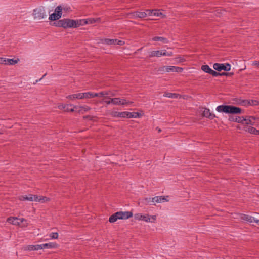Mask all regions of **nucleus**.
Segmentation results:
<instances>
[{"label":"nucleus","instance_id":"obj_1","mask_svg":"<svg viewBox=\"0 0 259 259\" xmlns=\"http://www.w3.org/2000/svg\"><path fill=\"white\" fill-rule=\"evenodd\" d=\"M55 26L64 28H76L80 26V21L79 20L64 19L55 23Z\"/></svg>","mask_w":259,"mask_h":259},{"label":"nucleus","instance_id":"obj_2","mask_svg":"<svg viewBox=\"0 0 259 259\" xmlns=\"http://www.w3.org/2000/svg\"><path fill=\"white\" fill-rule=\"evenodd\" d=\"M216 110L220 113L227 114H240L242 112L240 108L232 105H219L216 108Z\"/></svg>","mask_w":259,"mask_h":259},{"label":"nucleus","instance_id":"obj_3","mask_svg":"<svg viewBox=\"0 0 259 259\" xmlns=\"http://www.w3.org/2000/svg\"><path fill=\"white\" fill-rule=\"evenodd\" d=\"M20 200L24 201L27 200L29 201H35L38 202H45L49 200V199L46 197L42 196H38L36 195L29 194L28 195L22 196L20 198Z\"/></svg>","mask_w":259,"mask_h":259},{"label":"nucleus","instance_id":"obj_4","mask_svg":"<svg viewBox=\"0 0 259 259\" xmlns=\"http://www.w3.org/2000/svg\"><path fill=\"white\" fill-rule=\"evenodd\" d=\"M168 196H155L153 198H146L145 199V203L149 204H153L156 203H163L164 202H168Z\"/></svg>","mask_w":259,"mask_h":259},{"label":"nucleus","instance_id":"obj_5","mask_svg":"<svg viewBox=\"0 0 259 259\" xmlns=\"http://www.w3.org/2000/svg\"><path fill=\"white\" fill-rule=\"evenodd\" d=\"M183 68L174 66H163L161 67H159L158 69V71L160 72L161 73L164 72H181L183 71Z\"/></svg>","mask_w":259,"mask_h":259},{"label":"nucleus","instance_id":"obj_6","mask_svg":"<svg viewBox=\"0 0 259 259\" xmlns=\"http://www.w3.org/2000/svg\"><path fill=\"white\" fill-rule=\"evenodd\" d=\"M134 218L137 220H142L146 222L153 223L156 220L157 216L156 215H150L138 213L135 215Z\"/></svg>","mask_w":259,"mask_h":259},{"label":"nucleus","instance_id":"obj_7","mask_svg":"<svg viewBox=\"0 0 259 259\" xmlns=\"http://www.w3.org/2000/svg\"><path fill=\"white\" fill-rule=\"evenodd\" d=\"M33 16L35 20H40L45 18L47 15L44 8L39 7L33 10Z\"/></svg>","mask_w":259,"mask_h":259},{"label":"nucleus","instance_id":"obj_8","mask_svg":"<svg viewBox=\"0 0 259 259\" xmlns=\"http://www.w3.org/2000/svg\"><path fill=\"white\" fill-rule=\"evenodd\" d=\"M245 124L258 126L259 125V117L251 116H246Z\"/></svg>","mask_w":259,"mask_h":259},{"label":"nucleus","instance_id":"obj_9","mask_svg":"<svg viewBox=\"0 0 259 259\" xmlns=\"http://www.w3.org/2000/svg\"><path fill=\"white\" fill-rule=\"evenodd\" d=\"M213 68L218 71H221V70L230 71L231 69V65L229 63L226 64H220L214 63L213 66Z\"/></svg>","mask_w":259,"mask_h":259},{"label":"nucleus","instance_id":"obj_10","mask_svg":"<svg viewBox=\"0 0 259 259\" xmlns=\"http://www.w3.org/2000/svg\"><path fill=\"white\" fill-rule=\"evenodd\" d=\"M147 16H155L160 17L161 18L165 17V15L160 12V10L158 9H147Z\"/></svg>","mask_w":259,"mask_h":259},{"label":"nucleus","instance_id":"obj_11","mask_svg":"<svg viewBox=\"0 0 259 259\" xmlns=\"http://www.w3.org/2000/svg\"><path fill=\"white\" fill-rule=\"evenodd\" d=\"M103 44H106L107 45H122L124 44V42L121 40H118L116 39H104L102 40Z\"/></svg>","mask_w":259,"mask_h":259},{"label":"nucleus","instance_id":"obj_12","mask_svg":"<svg viewBox=\"0 0 259 259\" xmlns=\"http://www.w3.org/2000/svg\"><path fill=\"white\" fill-rule=\"evenodd\" d=\"M79 21H80V26H82L88 24L99 23L101 22V19L100 18H89L87 19H79Z\"/></svg>","mask_w":259,"mask_h":259},{"label":"nucleus","instance_id":"obj_13","mask_svg":"<svg viewBox=\"0 0 259 259\" xmlns=\"http://www.w3.org/2000/svg\"><path fill=\"white\" fill-rule=\"evenodd\" d=\"M147 17L146 10L144 12L135 11L131 12V18H143Z\"/></svg>","mask_w":259,"mask_h":259},{"label":"nucleus","instance_id":"obj_14","mask_svg":"<svg viewBox=\"0 0 259 259\" xmlns=\"http://www.w3.org/2000/svg\"><path fill=\"white\" fill-rule=\"evenodd\" d=\"M76 111L79 113L83 114L91 109V108L87 105L75 106Z\"/></svg>","mask_w":259,"mask_h":259},{"label":"nucleus","instance_id":"obj_15","mask_svg":"<svg viewBox=\"0 0 259 259\" xmlns=\"http://www.w3.org/2000/svg\"><path fill=\"white\" fill-rule=\"evenodd\" d=\"M25 250L33 251V250H38L42 249V246L41 244L37 245H27L24 247Z\"/></svg>","mask_w":259,"mask_h":259},{"label":"nucleus","instance_id":"obj_16","mask_svg":"<svg viewBox=\"0 0 259 259\" xmlns=\"http://www.w3.org/2000/svg\"><path fill=\"white\" fill-rule=\"evenodd\" d=\"M111 102L114 105H124L127 103L125 100L117 98L111 99Z\"/></svg>","mask_w":259,"mask_h":259},{"label":"nucleus","instance_id":"obj_17","mask_svg":"<svg viewBox=\"0 0 259 259\" xmlns=\"http://www.w3.org/2000/svg\"><path fill=\"white\" fill-rule=\"evenodd\" d=\"M42 249L44 248H56L58 247V244L55 242H49L41 244Z\"/></svg>","mask_w":259,"mask_h":259},{"label":"nucleus","instance_id":"obj_18","mask_svg":"<svg viewBox=\"0 0 259 259\" xmlns=\"http://www.w3.org/2000/svg\"><path fill=\"white\" fill-rule=\"evenodd\" d=\"M119 219L125 220L130 218V212L128 211H119L117 212Z\"/></svg>","mask_w":259,"mask_h":259},{"label":"nucleus","instance_id":"obj_19","mask_svg":"<svg viewBox=\"0 0 259 259\" xmlns=\"http://www.w3.org/2000/svg\"><path fill=\"white\" fill-rule=\"evenodd\" d=\"M245 131L252 134L259 135V130H257L255 128L252 126L245 127Z\"/></svg>","mask_w":259,"mask_h":259},{"label":"nucleus","instance_id":"obj_20","mask_svg":"<svg viewBox=\"0 0 259 259\" xmlns=\"http://www.w3.org/2000/svg\"><path fill=\"white\" fill-rule=\"evenodd\" d=\"M66 98L71 100H74L75 99H82L81 93L70 95L67 96Z\"/></svg>","mask_w":259,"mask_h":259},{"label":"nucleus","instance_id":"obj_21","mask_svg":"<svg viewBox=\"0 0 259 259\" xmlns=\"http://www.w3.org/2000/svg\"><path fill=\"white\" fill-rule=\"evenodd\" d=\"M21 218L16 217H9L7 219V222L13 225H17L19 224V221H20Z\"/></svg>","mask_w":259,"mask_h":259},{"label":"nucleus","instance_id":"obj_22","mask_svg":"<svg viewBox=\"0 0 259 259\" xmlns=\"http://www.w3.org/2000/svg\"><path fill=\"white\" fill-rule=\"evenodd\" d=\"M161 53V50L152 51L149 53V57H160Z\"/></svg>","mask_w":259,"mask_h":259},{"label":"nucleus","instance_id":"obj_23","mask_svg":"<svg viewBox=\"0 0 259 259\" xmlns=\"http://www.w3.org/2000/svg\"><path fill=\"white\" fill-rule=\"evenodd\" d=\"M144 115L142 111L131 112V118H140Z\"/></svg>","mask_w":259,"mask_h":259},{"label":"nucleus","instance_id":"obj_24","mask_svg":"<svg viewBox=\"0 0 259 259\" xmlns=\"http://www.w3.org/2000/svg\"><path fill=\"white\" fill-rule=\"evenodd\" d=\"M203 115L210 119H213L214 117H215V115L214 114L211 113L209 109L206 108L203 111Z\"/></svg>","mask_w":259,"mask_h":259},{"label":"nucleus","instance_id":"obj_25","mask_svg":"<svg viewBox=\"0 0 259 259\" xmlns=\"http://www.w3.org/2000/svg\"><path fill=\"white\" fill-rule=\"evenodd\" d=\"M82 99H89L94 98V93L93 92H85L81 93Z\"/></svg>","mask_w":259,"mask_h":259},{"label":"nucleus","instance_id":"obj_26","mask_svg":"<svg viewBox=\"0 0 259 259\" xmlns=\"http://www.w3.org/2000/svg\"><path fill=\"white\" fill-rule=\"evenodd\" d=\"M129 113L128 112H115L113 113V115L120 117H125L128 116Z\"/></svg>","mask_w":259,"mask_h":259},{"label":"nucleus","instance_id":"obj_27","mask_svg":"<svg viewBox=\"0 0 259 259\" xmlns=\"http://www.w3.org/2000/svg\"><path fill=\"white\" fill-rule=\"evenodd\" d=\"M163 96L170 98H178L180 96V95L176 93L165 92L163 94Z\"/></svg>","mask_w":259,"mask_h":259},{"label":"nucleus","instance_id":"obj_28","mask_svg":"<svg viewBox=\"0 0 259 259\" xmlns=\"http://www.w3.org/2000/svg\"><path fill=\"white\" fill-rule=\"evenodd\" d=\"M152 40L155 41H162V42L165 44H167L168 42V40L167 38L163 37L155 36L153 37L152 38Z\"/></svg>","mask_w":259,"mask_h":259},{"label":"nucleus","instance_id":"obj_29","mask_svg":"<svg viewBox=\"0 0 259 259\" xmlns=\"http://www.w3.org/2000/svg\"><path fill=\"white\" fill-rule=\"evenodd\" d=\"M229 120L231 121H235L236 122L243 124L245 122V117H237L235 118L234 120H231V117L229 118Z\"/></svg>","mask_w":259,"mask_h":259},{"label":"nucleus","instance_id":"obj_30","mask_svg":"<svg viewBox=\"0 0 259 259\" xmlns=\"http://www.w3.org/2000/svg\"><path fill=\"white\" fill-rule=\"evenodd\" d=\"M242 219L244 220H245V221L248 222L252 223V222H254L255 218L252 216L243 214V216L242 217Z\"/></svg>","mask_w":259,"mask_h":259},{"label":"nucleus","instance_id":"obj_31","mask_svg":"<svg viewBox=\"0 0 259 259\" xmlns=\"http://www.w3.org/2000/svg\"><path fill=\"white\" fill-rule=\"evenodd\" d=\"M60 16L57 15L54 12L49 16V19L51 21H54L59 20L60 18Z\"/></svg>","mask_w":259,"mask_h":259},{"label":"nucleus","instance_id":"obj_32","mask_svg":"<svg viewBox=\"0 0 259 259\" xmlns=\"http://www.w3.org/2000/svg\"><path fill=\"white\" fill-rule=\"evenodd\" d=\"M118 215V214H117V212L114 213L109 218V221L110 223L115 222L117 220L119 219Z\"/></svg>","mask_w":259,"mask_h":259},{"label":"nucleus","instance_id":"obj_33","mask_svg":"<svg viewBox=\"0 0 259 259\" xmlns=\"http://www.w3.org/2000/svg\"><path fill=\"white\" fill-rule=\"evenodd\" d=\"M19 61V59H7L6 65H14L17 64Z\"/></svg>","mask_w":259,"mask_h":259},{"label":"nucleus","instance_id":"obj_34","mask_svg":"<svg viewBox=\"0 0 259 259\" xmlns=\"http://www.w3.org/2000/svg\"><path fill=\"white\" fill-rule=\"evenodd\" d=\"M201 69L204 72L208 73L209 74L210 73V71H211V69L209 67V66L208 65H202L201 66Z\"/></svg>","mask_w":259,"mask_h":259},{"label":"nucleus","instance_id":"obj_35","mask_svg":"<svg viewBox=\"0 0 259 259\" xmlns=\"http://www.w3.org/2000/svg\"><path fill=\"white\" fill-rule=\"evenodd\" d=\"M62 8L61 6H58L55 9L54 13H56L57 15L58 14L59 16H60V17H61L62 14Z\"/></svg>","mask_w":259,"mask_h":259},{"label":"nucleus","instance_id":"obj_36","mask_svg":"<svg viewBox=\"0 0 259 259\" xmlns=\"http://www.w3.org/2000/svg\"><path fill=\"white\" fill-rule=\"evenodd\" d=\"M71 106H73V105L61 104H59L58 105V109H59L60 110H63L64 111H65V109L66 107H71Z\"/></svg>","mask_w":259,"mask_h":259},{"label":"nucleus","instance_id":"obj_37","mask_svg":"<svg viewBox=\"0 0 259 259\" xmlns=\"http://www.w3.org/2000/svg\"><path fill=\"white\" fill-rule=\"evenodd\" d=\"M20 221L21 222L20 227L22 228H25L28 226V223L27 220L24 218H21Z\"/></svg>","mask_w":259,"mask_h":259},{"label":"nucleus","instance_id":"obj_38","mask_svg":"<svg viewBox=\"0 0 259 259\" xmlns=\"http://www.w3.org/2000/svg\"><path fill=\"white\" fill-rule=\"evenodd\" d=\"M108 94L105 92H100L99 93H94V97H104L105 95H107Z\"/></svg>","mask_w":259,"mask_h":259},{"label":"nucleus","instance_id":"obj_39","mask_svg":"<svg viewBox=\"0 0 259 259\" xmlns=\"http://www.w3.org/2000/svg\"><path fill=\"white\" fill-rule=\"evenodd\" d=\"M161 56H171L172 55V53L171 52H167L165 50H161Z\"/></svg>","mask_w":259,"mask_h":259},{"label":"nucleus","instance_id":"obj_40","mask_svg":"<svg viewBox=\"0 0 259 259\" xmlns=\"http://www.w3.org/2000/svg\"><path fill=\"white\" fill-rule=\"evenodd\" d=\"M49 236L51 239H57L58 238V234L57 232L51 233L50 234Z\"/></svg>","mask_w":259,"mask_h":259},{"label":"nucleus","instance_id":"obj_41","mask_svg":"<svg viewBox=\"0 0 259 259\" xmlns=\"http://www.w3.org/2000/svg\"><path fill=\"white\" fill-rule=\"evenodd\" d=\"M211 71H210L209 74L212 75L213 76H219V75H221L220 73H218L212 69H211Z\"/></svg>","mask_w":259,"mask_h":259},{"label":"nucleus","instance_id":"obj_42","mask_svg":"<svg viewBox=\"0 0 259 259\" xmlns=\"http://www.w3.org/2000/svg\"><path fill=\"white\" fill-rule=\"evenodd\" d=\"M241 104L243 106H249L250 104L249 100H242Z\"/></svg>","mask_w":259,"mask_h":259},{"label":"nucleus","instance_id":"obj_43","mask_svg":"<svg viewBox=\"0 0 259 259\" xmlns=\"http://www.w3.org/2000/svg\"><path fill=\"white\" fill-rule=\"evenodd\" d=\"M96 117H94V116H90V115H87V116H83V118L84 119H89V120H94L95 121V118Z\"/></svg>","mask_w":259,"mask_h":259},{"label":"nucleus","instance_id":"obj_44","mask_svg":"<svg viewBox=\"0 0 259 259\" xmlns=\"http://www.w3.org/2000/svg\"><path fill=\"white\" fill-rule=\"evenodd\" d=\"M74 106L73 105V108H70L69 107H66V109H65V111H70V112H74L75 111H76L75 110V108H74Z\"/></svg>","mask_w":259,"mask_h":259},{"label":"nucleus","instance_id":"obj_45","mask_svg":"<svg viewBox=\"0 0 259 259\" xmlns=\"http://www.w3.org/2000/svg\"><path fill=\"white\" fill-rule=\"evenodd\" d=\"M250 104L249 105H257L258 104V102L256 100H249Z\"/></svg>","mask_w":259,"mask_h":259},{"label":"nucleus","instance_id":"obj_46","mask_svg":"<svg viewBox=\"0 0 259 259\" xmlns=\"http://www.w3.org/2000/svg\"><path fill=\"white\" fill-rule=\"evenodd\" d=\"M7 58L0 57V64L6 65Z\"/></svg>","mask_w":259,"mask_h":259},{"label":"nucleus","instance_id":"obj_47","mask_svg":"<svg viewBox=\"0 0 259 259\" xmlns=\"http://www.w3.org/2000/svg\"><path fill=\"white\" fill-rule=\"evenodd\" d=\"M103 102L106 103L107 104H112V102H111V99H108V100H106V99H105L104 100Z\"/></svg>","mask_w":259,"mask_h":259},{"label":"nucleus","instance_id":"obj_48","mask_svg":"<svg viewBox=\"0 0 259 259\" xmlns=\"http://www.w3.org/2000/svg\"><path fill=\"white\" fill-rule=\"evenodd\" d=\"M252 65L254 66H259V61H253L252 63Z\"/></svg>","mask_w":259,"mask_h":259},{"label":"nucleus","instance_id":"obj_49","mask_svg":"<svg viewBox=\"0 0 259 259\" xmlns=\"http://www.w3.org/2000/svg\"><path fill=\"white\" fill-rule=\"evenodd\" d=\"M254 222L256 223L259 226V220L255 219Z\"/></svg>","mask_w":259,"mask_h":259},{"label":"nucleus","instance_id":"obj_50","mask_svg":"<svg viewBox=\"0 0 259 259\" xmlns=\"http://www.w3.org/2000/svg\"><path fill=\"white\" fill-rule=\"evenodd\" d=\"M156 130L158 131V133H160V132H161V129H160V128H158V127H157V128H156Z\"/></svg>","mask_w":259,"mask_h":259},{"label":"nucleus","instance_id":"obj_51","mask_svg":"<svg viewBox=\"0 0 259 259\" xmlns=\"http://www.w3.org/2000/svg\"><path fill=\"white\" fill-rule=\"evenodd\" d=\"M227 73H221V75H219L220 76H222V75H227Z\"/></svg>","mask_w":259,"mask_h":259},{"label":"nucleus","instance_id":"obj_52","mask_svg":"<svg viewBox=\"0 0 259 259\" xmlns=\"http://www.w3.org/2000/svg\"><path fill=\"white\" fill-rule=\"evenodd\" d=\"M21 224V221H19V224H17V225H18V226H20Z\"/></svg>","mask_w":259,"mask_h":259},{"label":"nucleus","instance_id":"obj_53","mask_svg":"<svg viewBox=\"0 0 259 259\" xmlns=\"http://www.w3.org/2000/svg\"><path fill=\"white\" fill-rule=\"evenodd\" d=\"M229 117H231V120H234L235 118H233L232 117L230 116Z\"/></svg>","mask_w":259,"mask_h":259},{"label":"nucleus","instance_id":"obj_54","mask_svg":"<svg viewBox=\"0 0 259 259\" xmlns=\"http://www.w3.org/2000/svg\"><path fill=\"white\" fill-rule=\"evenodd\" d=\"M130 216H131V217H132L133 216V214H132V212H131Z\"/></svg>","mask_w":259,"mask_h":259},{"label":"nucleus","instance_id":"obj_55","mask_svg":"<svg viewBox=\"0 0 259 259\" xmlns=\"http://www.w3.org/2000/svg\"><path fill=\"white\" fill-rule=\"evenodd\" d=\"M46 74H45L43 75L42 78H43L45 76H46Z\"/></svg>","mask_w":259,"mask_h":259}]
</instances>
